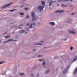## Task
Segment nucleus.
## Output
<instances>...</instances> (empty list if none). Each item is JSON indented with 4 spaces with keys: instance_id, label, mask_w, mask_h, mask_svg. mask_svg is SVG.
Segmentation results:
<instances>
[{
    "instance_id": "4468645a",
    "label": "nucleus",
    "mask_w": 77,
    "mask_h": 77,
    "mask_svg": "<svg viewBox=\"0 0 77 77\" xmlns=\"http://www.w3.org/2000/svg\"><path fill=\"white\" fill-rule=\"evenodd\" d=\"M50 24H52V26H54V25L55 24V23H54V22H51L50 23Z\"/></svg>"
},
{
    "instance_id": "aec40b11",
    "label": "nucleus",
    "mask_w": 77,
    "mask_h": 77,
    "mask_svg": "<svg viewBox=\"0 0 77 77\" xmlns=\"http://www.w3.org/2000/svg\"><path fill=\"white\" fill-rule=\"evenodd\" d=\"M16 11V9H14L13 10H11L10 11V12H14V11Z\"/></svg>"
},
{
    "instance_id": "423d86ee",
    "label": "nucleus",
    "mask_w": 77,
    "mask_h": 77,
    "mask_svg": "<svg viewBox=\"0 0 77 77\" xmlns=\"http://www.w3.org/2000/svg\"><path fill=\"white\" fill-rule=\"evenodd\" d=\"M64 11L63 10L62 11H57L55 12V13H58L59 12V13H62V12H63Z\"/></svg>"
},
{
    "instance_id": "412c9836",
    "label": "nucleus",
    "mask_w": 77,
    "mask_h": 77,
    "mask_svg": "<svg viewBox=\"0 0 77 77\" xmlns=\"http://www.w3.org/2000/svg\"><path fill=\"white\" fill-rule=\"evenodd\" d=\"M20 14L21 15H24V14L23 13H20Z\"/></svg>"
},
{
    "instance_id": "dca6fc26",
    "label": "nucleus",
    "mask_w": 77,
    "mask_h": 77,
    "mask_svg": "<svg viewBox=\"0 0 77 77\" xmlns=\"http://www.w3.org/2000/svg\"><path fill=\"white\" fill-rule=\"evenodd\" d=\"M67 71V69L64 70L63 72V74H65V73Z\"/></svg>"
},
{
    "instance_id": "f257e3e1",
    "label": "nucleus",
    "mask_w": 77,
    "mask_h": 77,
    "mask_svg": "<svg viewBox=\"0 0 77 77\" xmlns=\"http://www.w3.org/2000/svg\"><path fill=\"white\" fill-rule=\"evenodd\" d=\"M31 16L32 18V21H35L36 19L35 15V13L34 12H32L31 13Z\"/></svg>"
},
{
    "instance_id": "58836bf2",
    "label": "nucleus",
    "mask_w": 77,
    "mask_h": 77,
    "mask_svg": "<svg viewBox=\"0 0 77 77\" xmlns=\"http://www.w3.org/2000/svg\"><path fill=\"white\" fill-rule=\"evenodd\" d=\"M70 1H71V2H72V0H70Z\"/></svg>"
},
{
    "instance_id": "b1692460",
    "label": "nucleus",
    "mask_w": 77,
    "mask_h": 77,
    "mask_svg": "<svg viewBox=\"0 0 77 77\" xmlns=\"http://www.w3.org/2000/svg\"><path fill=\"white\" fill-rule=\"evenodd\" d=\"M30 18V16H29L28 15H27L26 17V18Z\"/></svg>"
},
{
    "instance_id": "2f4dec72",
    "label": "nucleus",
    "mask_w": 77,
    "mask_h": 77,
    "mask_svg": "<svg viewBox=\"0 0 77 77\" xmlns=\"http://www.w3.org/2000/svg\"><path fill=\"white\" fill-rule=\"evenodd\" d=\"M42 60H38V61L39 62H41Z\"/></svg>"
},
{
    "instance_id": "393cba45",
    "label": "nucleus",
    "mask_w": 77,
    "mask_h": 77,
    "mask_svg": "<svg viewBox=\"0 0 77 77\" xmlns=\"http://www.w3.org/2000/svg\"><path fill=\"white\" fill-rule=\"evenodd\" d=\"M36 45H42V44L40 43H38L36 44Z\"/></svg>"
},
{
    "instance_id": "a878e982",
    "label": "nucleus",
    "mask_w": 77,
    "mask_h": 77,
    "mask_svg": "<svg viewBox=\"0 0 77 77\" xmlns=\"http://www.w3.org/2000/svg\"><path fill=\"white\" fill-rule=\"evenodd\" d=\"M3 62H0V65H1V64H3Z\"/></svg>"
},
{
    "instance_id": "ea45409f",
    "label": "nucleus",
    "mask_w": 77,
    "mask_h": 77,
    "mask_svg": "<svg viewBox=\"0 0 77 77\" xmlns=\"http://www.w3.org/2000/svg\"><path fill=\"white\" fill-rule=\"evenodd\" d=\"M38 75H37V77H38Z\"/></svg>"
},
{
    "instance_id": "72a5a7b5",
    "label": "nucleus",
    "mask_w": 77,
    "mask_h": 77,
    "mask_svg": "<svg viewBox=\"0 0 77 77\" xmlns=\"http://www.w3.org/2000/svg\"><path fill=\"white\" fill-rule=\"evenodd\" d=\"M43 41H40V42H43Z\"/></svg>"
},
{
    "instance_id": "1a4fd4ad",
    "label": "nucleus",
    "mask_w": 77,
    "mask_h": 77,
    "mask_svg": "<svg viewBox=\"0 0 77 77\" xmlns=\"http://www.w3.org/2000/svg\"><path fill=\"white\" fill-rule=\"evenodd\" d=\"M13 41V40L12 39H10L8 40V41H7L6 42H4V44H6L7 42H10L11 41Z\"/></svg>"
},
{
    "instance_id": "4be33fe9",
    "label": "nucleus",
    "mask_w": 77,
    "mask_h": 77,
    "mask_svg": "<svg viewBox=\"0 0 77 77\" xmlns=\"http://www.w3.org/2000/svg\"><path fill=\"white\" fill-rule=\"evenodd\" d=\"M49 71H50V70H48L46 72V74H47V73H48V72Z\"/></svg>"
},
{
    "instance_id": "e433bc0d",
    "label": "nucleus",
    "mask_w": 77,
    "mask_h": 77,
    "mask_svg": "<svg viewBox=\"0 0 77 77\" xmlns=\"http://www.w3.org/2000/svg\"><path fill=\"white\" fill-rule=\"evenodd\" d=\"M57 6H59V4H57Z\"/></svg>"
},
{
    "instance_id": "f3484780",
    "label": "nucleus",
    "mask_w": 77,
    "mask_h": 77,
    "mask_svg": "<svg viewBox=\"0 0 77 77\" xmlns=\"http://www.w3.org/2000/svg\"><path fill=\"white\" fill-rule=\"evenodd\" d=\"M42 5H45V2H44V1H42Z\"/></svg>"
},
{
    "instance_id": "20e7f679",
    "label": "nucleus",
    "mask_w": 77,
    "mask_h": 77,
    "mask_svg": "<svg viewBox=\"0 0 77 77\" xmlns=\"http://www.w3.org/2000/svg\"><path fill=\"white\" fill-rule=\"evenodd\" d=\"M35 25V23H33L32 24H31L30 26L29 27L30 29H32V27H34V26Z\"/></svg>"
},
{
    "instance_id": "f8f14e48",
    "label": "nucleus",
    "mask_w": 77,
    "mask_h": 77,
    "mask_svg": "<svg viewBox=\"0 0 77 77\" xmlns=\"http://www.w3.org/2000/svg\"><path fill=\"white\" fill-rule=\"evenodd\" d=\"M43 66L44 67L45 66V62L44 61L43 62L42 64Z\"/></svg>"
},
{
    "instance_id": "6e6552de",
    "label": "nucleus",
    "mask_w": 77,
    "mask_h": 77,
    "mask_svg": "<svg viewBox=\"0 0 77 77\" xmlns=\"http://www.w3.org/2000/svg\"><path fill=\"white\" fill-rule=\"evenodd\" d=\"M77 68H76L75 70L73 72V74L74 75H75V74H76L77 73Z\"/></svg>"
},
{
    "instance_id": "7c9ffc66",
    "label": "nucleus",
    "mask_w": 77,
    "mask_h": 77,
    "mask_svg": "<svg viewBox=\"0 0 77 77\" xmlns=\"http://www.w3.org/2000/svg\"><path fill=\"white\" fill-rule=\"evenodd\" d=\"M25 10H28L29 8H24Z\"/></svg>"
},
{
    "instance_id": "2eb2a0df",
    "label": "nucleus",
    "mask_w": 77,
    "mask_h": 77,
    "mask_svg": "<svg viewBox=\"0 0 77 77\" xmlns=\"http://www.w3.org/2000/svg\"><path fill=\"white\" fill-rule=\"evenodd\" d=\"M23 27V25H20L19 27V29H21Z\"/></svg>"
},
{
    "instance_id": "7ed1b4c3",
    "label": "nucleus",
    "mask_w": 77,
    "mask_h": 77,
    "mask_svg": "<svg viewBox=\"0 0 77 77\" xmlns=\"http://www.w3.org/2000/svg\"><path fill=\"white\" fill-rule=\"evenodd\" d=\"M13 4V3H11L10 4H7L6 5H5L2 8V9H3V8H6L7 6H10V5H12Z\"/></svg>"
},
{
    "instance_id": "bb28decb",
    "label": "nucleus",
    "mask_w": 77,
    "mask_h": 77,
    "mask_svg": "<svg viewBox=\"0 0 77 77\" xmlns=\"http://www.w3.org/2000/svg\"><path fill=\"white\" fill-rule=\"evenodd\" d=\"M72 49H73V48L72 47H70V50H72Z\"/></svg>"
},
{
    "instance_id": "f704fd0d",
    "label": "nucleus",
    "mask_w": 77,
    "mask_h": 77,
    "mask_svg": "<svg viewBox=\"0 0 77 77\" xmlns=\"http://www.w3.org/2000/svg\"><path fill=\"white\" fill-rule=\"evenodd\" d=\"M35 50H36L35 49H33V51H35Z\"/></svg>"
},
{
    "instance_id": "9d476101",
    "label": "nucleus",
    "mask_w": 77,
    "mask_h": 77,
    "mask_svg": "<svg viewBox=\"0 0 77 77\" xmlns=\"http://www.w3.org/2000/svg\"><path fill=\"white\" fill-rule=\"evenodd\" d=\"M77 59V56L75 57L74 58V59L73 60V62H75V60H76Z\"/></svg>"
},
{
    "instance_id": "c756f323",
    "label": "nucleus",
    "mask_w": 77,
    "mask_h": 77,
    "mask_svg": "<svg viewBox=\"0 0 77 77\" xmlns=\"http://www.w3.org/2000/svg\"><path fill=\"white\" fill-rule=\"evenodd\" d=\"M15 38H16V39H17V38H18V36L16 35L15 37Z\"/></svg>"
},
{
    "instance_id": "4c0bfd02",
    "label": "nucleus",
    "mask_w": 77,
    "mask_h": 77,
    "mask_svg": "<svg viewBox=\"0 0 77 77\" xmlns=\"http://www.w3.org/2000/svg\"><path fill=\"white\" fill-rule=\"evenodd\" d=\"M68 21V22H69V23H71V22H69V21Z\"/></svg>"
},
{
    "instance_id": "a19ab883",
    "label": "nucleus",
    "mask_w": 77,
    "mask_h": 77,
    "mask_svg": "<svg viewBox=\"0 0 77 77\" xmlns=\"http://www.w3.org/2000/svg\"><path fill=\"white\" fill-rule=\"evenodd\" d=\"M14 32H13V33H12V34H14Z\"/></svg>"
},
{
    "instance_id": "cd10ccee",
    "label": "nucleus",
    "mask_w": 77,
    "mask_h": 77,
    "mask_svg": "<svg viewBox=\"0 0 77 77\" xmlns=\"http://www.w3.org/2000/svg\"><path fill=\"white\" fill-rule=\"evenodd\" d=\"M9 36L8 35V36H5V38H9Z\"/></svg>"
},
{
    "instance_id": "c9c22d12",
    "label": "nucleus",
    "mask_w": 77,
    "mask_h": 77,
    "mask_svg": "<svg viewBox=\"0 0 77 77\" xmlns=\"http://www.w3.org/2000/svg\"><path fill=\"white\" fill-rule=\"evenodd\" d=\"M31 75L32 76H33V74H31Z\"/></svg>"
},
{
    "instance_id": "6ab92c4d",
    "label": "nucleus",
    "mask_w": 77,
    "mask_h": 77,
    "mask_svg": "<svg viewBox=\"0 0 77 77\" xmlns=\"http://www.w3.org/2000/svg\"><path fill=\"white\" fill-rule=\"evenodd\" d=\"M43 56V55H40L38 56V57H42Z\"/></svg>"
},
{
    "instance_id": "c85d7f7f",
    "label": "nucleus",
    "mask_w": 77,
    "mask_h": 77,
    "mask_svg": "<svg viewBox=\"0 0 77 77\" xmlns=\"http://www.w3.org/2000/svg\"><path fill=\"white\" fill-rule=\"evenodd\" d=\"M61 5L62 6V7H65V5H63V4H61Z\"/></svg>"
},
{
    "instance_id": "37998d69",
    "label": "nucleus",
    "mask_w": 77,
    "mask_h": 77,
    "mask_svg": "<svg viewBox=\"0 0 77 77\" xmlns=\"http://www.w3.org/2000/svg\"><path fill=\"white\" fill-rule=\"evenodd\" d=\"M0 42H1V41L0 40Z\"/></svg>"
},
{
    "instance_id": "0eeeda50",
    "label": "nucleus",
    "mask_w": 77,
    "mask_h": 77,
    "mask_svg": "<svg viewBox=\"0 0 77 77\" xmlns=\"http://www.w3.org/2000/svg\"><path fill=\"white\" fill-rule=\"evenodd\" d=\"M69 33H72V34H75V32L71 30H69Z\"/></svg>"
},
{
    "instance_id": "79ce46f5",
    "label": "nucleus",
    "mask_w": 77,
    "mask_h": 77,
    "mask_svg": "<svg viewBox=\"0 0 77 77\" xmlns=\"http://www.w3.org/2000/svg\"><path fill=\"white\" fill-rule=\"evenodd\" d=\"M13 41H15V40H13Z\"/></svg>"
},
{
    "instance_id": "c03bdc74",
    "label": "nucleus",
    "mask_w": 77,
    "mask_h": 77,
    "mask_svg": "<svg viewBox=\"0 0 77 77\" xmlns=\"http://www.w3.org/2000/svg\"><path fill=\"white\" fill-rule=\"evenodd\" d=\"M67 20H68V19Z\"/></svg>"
},
{
    "instance_id": "9b49d317",
    "label": "nucleus",
    "mask_w": 77,
    "mask_h": 77,
    "mask_svg": "<svg viewBox=\"0 0 77 77\" xmlns=\"http://www.w3.org/2000/svg\"><path fill=\"white\" fill-rule=\"evenodd\" d=\"M24 32H25V31L24 30H21L20 32V33H24Z\"/></svg>"
},
{
    "instance_id": "a211bd4d",
    "label": "nucleus",
    "mask_w": 77,
    "mask_h": 77,
    "mask_svg": "<svg viewBox=\"0 0 77 77\" xmlns=\"http://www.w3.org/2000/svg\"><path fill=\"white\" fill-rule=\"evenodd\" d=\"M20 75H24V73H20Z\"/></svg>"
},
{
    "instance_id": "473e14b6",
    "label": "nucleus",
    "mask_w": 77,
    "mask_h": 77,
    "mask_svg": "<svg viewBox=\"0 0 77 77\" xmlns=\"http://www.w3.org/2000/svg\"><path fill=\"white\" fill-rule=\"evenodd\" d=\"M74 13H73L72 14H71L72 15H74Z\"/></svg>"
},
{
    "instance_id": "39448f33",
    "label": "nucleus",
    "mask_w": 77,
    "mask_h": 77,
    "mask_svg": "<svg viewBox=\"0 0 77 77\" xmlns=\"http://www.w3.org/2000/svg\"><path fill=\"white\" fill-rule=\"evenodd\" d=\"M69 0H58V2H68Z\"/></svg>"
},
{
    "instance_id": "ddd939ff",
    "label": "nucleus",
    "mask_w": 77,
    "mask_h": 77,
    "mask_svg": "<svg viewBox=\"0 0 77 77\" xmlns=\"http://www.w3.org/2000/svg\"><path fill=\"white\" fill-rule=\"evenodd\" d=\"M51 1V2H49V6H51V3L53 2Z\"/></svg>"
},
{
    "instance_id": "5701e85b",
    "label": "nucleus",
    "mask_w": 77,
    "mask_h": 77,
    "mask_svg": "<svg viewBox=\"0 0 77 77\" xmlns=\"http://www.w3.org/2000/svg\"><path fill=\"white\" fill-rule=\"evenodd\" d=\"M30 26V23H28L26 24V26Z\"/></svg>"
},
{
    "instance_id": "f03ea898",
    "label": "nucleus",
    "mask_w": 77,
    "mask_h": 77,
    "mask_svg": "<svg viewBox=\"0 0 77 77\" xmlns=\"http://www.w3.org/2000/svg\"><path fill=\"white\" fill-rule=\"evenodd\" d=\"M44 7L43 6L42 7V6H40L38 7V10H40V12H41V11H42L43 10V8H44Z\"/></svg>"
}]
</instances>
